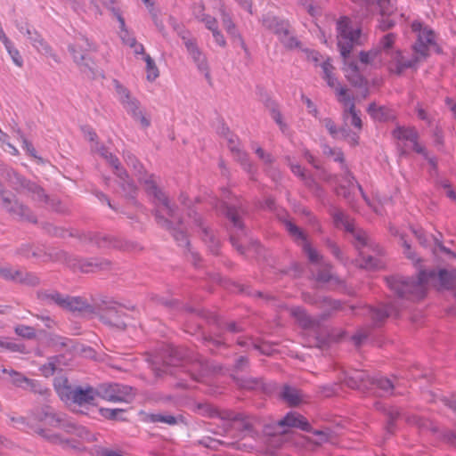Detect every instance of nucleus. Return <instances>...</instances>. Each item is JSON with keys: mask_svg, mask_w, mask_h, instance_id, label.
I'll list each match as a JSON object with an SVG mask.
<instances>
[{"mask_svg": "<svg viewBox=\"0 0 456 456\" xmlns=\"http://www.w3.org/2000/svg\"><path fill=\"white\" fill-rule=\"evenodd\" d=\"M67 297V295L61 294L53 289H45L37 292V298L44 305H55L61 309L65 308Z\"/></svg>", "mask_w": 456, "mask_h": 456, "instance_id": "nucleus-30", "label": "nucleus"}, {"mask_svg": "<svg viewBox=\"0 0 456 456\" xmlns=\"http://www.w3.org/2000/svg\"><path fill=\"white\" fill-rule=\"evenodd\" d=\"M262 101L265 106L269 110L271 117L275 121V123L279 126L281 131L283 134H286L288 131V126L282 119V115L278 108V104L272 100L267 94H265Z\"/></svg>", "mask_w": 456, "mask_h": 456, "instance_id": "nucleus-36", "label": "nucleus"}, {"mask_svg": "<svg viewBox=\"0 0 456 456\" xmlns=\"http://www.w3.org/2000/svg\"><path fill=\"white\" fill-rule=\"evenodd\" d=\"M344 118H350L351 125L358 129H362V119L359 117V115L355 110V105L354 102H351L348 109L345 110Z\"/></svg>", "mask_w": 456, "mask_h": 456, "instance_id": "nucleus-55", "label": "nucleus"}, {"mask_svg": "<svg viewBox=\"0 0 456 456\" xmlns=\"http://www.w3.org/2000/svg\"><path fill=\"white\" fill-rule=\"evenodd\" d=\"M95 387L86 386H75L72 400L70 403H75L79 406L94 405L96 398Z\"/></svg>", "mask_w": 456, "mask_h": 456, "instance_id": "nucleus-25", "label": "nucleus"}, {"mask_svg": "<svg viewBox=\"0 0 456 456\" xmlns=\"http://www.w3.org/2000/svg\"><path fill=\"white\" fill-rule=\"evenodd\" d=\"M396 307L392 304L381 305L377 307L369 306L367 314L370 317L373 326L379 327L391 315L397 314Z\"/></svg>", "mask_w": 456, "mask_h": 456, "instance_id": "nucleus-23", "label": "nucleus"}, {"mask_svg": "<svg viewBox=\"0 0 456 456\" xmlns=\"http://www.w3.org/2000/svg\"><path fill=\"white\" fill-rule=\"evenodd\" d=\"M188 216L192 219L195 225L200 228L201 239L208 246L209 251L214 255H217L220 242L215 232L205 225L202 217L194 209L189 208Z\"/></svg>", "mask_w": 456, "mask_h": 456, "instance_id": "nucleus-14", "label": "nucleus"}, {"mask_svg": "<svg viewBox=\"0 0 456 456\" xmlns=\"http://www.w3.org/2000/svg\"><path fill=\"white\" fill-rule=\"evenodd\" d=\"M2 208H4L9 214L18 216L20 220H25L34 224L37 222L36 216L33 215L29 208L20 202L15 197H13V199L9 197H3Z\"/></svg>", "mask_w": 456, "mask_h": 456, "instance_id": "nucleus-18", "label": "nucleus"}, {"mask_svg": "<svg viewBox=\"0 0 456 456\" xmlns=\"http://www.w3.org/2000/svg\"><path fill=\"white\" fill-rule=\"evenodd\" d=\"M367 112L374 120L379 122H388L395 118V112L391 109L386 106H378L375 102L369 105Z\"/></svg>", "mask_w": 456, "mask_h": 456, "instance_id": "nucleus-32", "label": "nucleus"}, {"mask_svg": "<svg viewBox=\"0 0 456 456\" xmlns=\"http://www.w3.org/2000/svg\"><path fill=\"white\" fill-rule=\"evenodd\" d=\"M146 421L151 423L161 422L169 426L184 423V417L181 414L174 416L167 413H151L146 416Z\"/></svg>", "mask_w": 456, "mask_h": 456, "instance_id": "nucleus-40", "label": "nucleus"}, {"mask_svg": "<svg viewBox=\"0 0 456 456\" xmlns=\"http://www.w3.org/2000/svg\"><path fill=\"white\" fill-rule=\"evenodd\" d=\"M54 388L61 399L66 403H70L72 400L75 386H71L67 378H57L54 379Z\"/></svg>", "mask_w": 456, "mask_h": 456, "instance_id": "nucleus-35", "label": "nucleus"}, {"mask_svg": "<svg viewBox=\"0 0 456 456\" xmlns=\"http://www.w3.org/2000/svg\"><path fill=\"white\" fill-rule=\"evenodd\" d=\"M115 16L119 23V37L121 38L123 44L128 46L132 50L133 53L136 55L143 54L144 48L142 45L139 44L134 36L129 32L126 26L125 19L118 12H115Z\"/></svg>", "mask_w": 456, "mask_h": 456, "instance_id": "nucleus-20", "label": "nucleus"}, {"mask_svg": "<svg viewBox=\"0 0 456 456\" xmlns=\"http://www.w3.org/2000/svg\"><path fill=\"white\" fill-rule=\"evenodd\" d=\"M292 314L297 319L304 329L317 330L320 328V321L311 317L302 307L294 308Z\"/></svg>", "mask_w": 456, "mask_h": 456, "instance_id": "nucleus-41", "label": "nucleus"}, {"mask_svg": "<svg viewBox=\"0 0 456 456\" xmlns=\"http://www.w3.org/2000/svg\"><path fill=\"white\" fill-rule=\"evenodd\" d=\"M412 32L416 35L413 50L422 57L439 55L443 53L438 35L420 20H413L411 24Z\"/></svg>", "mask_w": 456, "mask_h": 456, "instance_id": "nucleus-3", "label": "nucleus"}, {"mask_svg": "<svg viewBox=\"0 0 456 456\" xmlns=\"http://www.w3.org/2000/svg\"><path fill=\"white\" fill-rule=\"evenodd\" d=\"M337 32L338 48L341 57H348L351 53H357V47L363 39L361 29L354 28L347 17H341L337 21Z\"/></svg>", "mask_w": 456, "mask_h": 456, "instance_id": "nucleus-5", "label": "nucleus"}, {"mask_svg": "<svg viewBox=\"0 0 456 456\" xmlns=\"http://www.w3.org/2000/svg\"><path fill=\"white\" fill-rule=\"evenodd\" d=\"M113 84L121 104H123L125 102H127L129 99L133 97L131 95L130 91L126 86H124L118 80L113 79Z\"/></svg>", "mask_w": 456, "mask_h": 456, "instance_id": "nucleus-60", "label": "nucleus"}, {"mask_svg": "<svg viewBox=\"0 0 456 456\" xmlns=\"http://www.w3.org/2000/svg\"><path fill=\"white\" fill-rule=\"evenodd\" d=\"M220 14L223 25L226 29L227 33L233 39L234 43L239 44L241 47H244V42L240 34L238 31V28L234 22L232 21V16L229 12H226L224 8L220 9Z\"/></svg>", "mask_w": 456, "mask_h": 456, "instance_id": "nucleus-34", "label": "nucleus"}, {"mask_svg": "<svg viewBox=\"0 0 456 456\" xmlns=\"http://www.w3.org/2000/svg\"><path fill=\"white\" fill-rule=\"evenodd\" d=\"M407 422L418 427V428L421 431L430 430L434 434L438 433V428L428 419L417 415H412L407 418Z\"/></svg>", "mask_w": 456, "mask_h": 456, "instance_id": "nucleus-48", "label": "nucleus"}, {"mask_svg": "<svg viewBox=\"0 0 456 456\" xmlns=\"http://www.w3.org/2000/svg\"><path fill=\"white\" fill-rule=\"evenodd\" d=\"M95 151H97L104 159H106L112 167H117V165H119L118 159L111 152H110L104 145L96 143Z\"/></svg>", "mask_w": 456, "mask_h": 456, "instance_id": "nucleus-57", "label": "nucleus"}, {"mask_svg": "<svg viewBox=\"0 0 456 456\" xmlns=\"http://www.w3.org/2000/svg\"><path fill=\"white\" fill-rule=\"evenodd\" d=\"M51 407L48 405H45L42 407H38L31 411V416L37 421L43 422L48 419L50 416Z\"/></svg>", "mask_w": 456, "mask_h": 456, "instance_id": "nucleus-62", "label": "nucleus"}, {"mask_svg": "<svg viewBox=\"0 0 456 456\" xmlns=\"http://www.w3.org/2000/svg\"><path fill=\"white\" fill-rule=\"evenodd\" d=\"M232 152L233 153L236 160L241 164L245 170H247L248 173L253 172V166L250 163L248 156L246 152L240 151V149H236L235 151Z\"/></svg>", "mask_w": 456, "mask_h": 456, "instance_id": "nucleus-59", "label": "nucleus"}, {"mask_svg": "<svg viewBox=\"0 0 456 456\" xmlns=\"http://www.w3.org/2000/svg\"><path fill=\"white\" fill-rule=\"evenodd\" d=\"M190 354L184 347L167 346L163 348L159 357L152 362V370L157 377L170 375L182 379L181 374L189 375L192 379L200 381L202 375L196 374L189 369L187 363Z\"/></svg>", "mask_w": 456, "mask_h": 456, "instance_id": "nucleus-2", "label": "nucleus"}, {"mask_svg": "<svg viewBox=\"0 0 456 456\" xmlns=\"http://www.w3.org/2000/svg\"><path fill=\"white\" fill-rule=\"evenodd\" d=\"M204 344L209 347L211 351H214L215 348H219L222 346H226L224 340L222 338V334L219 333L216 337L208 335L203 337Z\"/></svg>", "mask_w": 456, "mask_h": 456, "instance_id": "nucleus-58", "label": "nucleus"}, {"mask_svg": "<svg viewBox=\"0 0 456 456\" xmlns=\"http://www.w3.org/2000/svg\"><path fill=\"white\" fill-rule=\"evenodd\" d=\"M17 28L27 37L38 53L42 55L51 54V48L35 29L31 28L28 24H18Z\"/></svg>", "mask_w": 456, "mask_h": 456, "instance_id": "nucleus-21", "label": "nucleus"}, {"mask_svg": "<svg viewBox=\"0 0 456 456\" xmlns=\"http://www.w3.org/2000/svg\"><path fill=\"white\" fill-rule=\"evenodd\" d=\"M67 265L73 269H78L82 273H94L108 270L111 266V262L105 258H79L72 256L66 257Z\"/></svg>", "mask_w": 456, "mask_h": 456, "instance_id": "nucleus-13", "label": "nucleus"}, {"mask_svg": "<svg viewBox=\"0 0 456 456\" xmlns=\"http://www.w3.org/2000/svg\"><path fill=\"white\" fill-rule=\"evenodd\" d=\"M139 181L144 186L145 192L151 199L155 208L152 210V214L156 217V212L160 210V215H167L171 217L175 216V206L171 205L168 198L165 193L158 187L153 175H150L148 178H139Z\"/></svg>", "mask_w": 456, "mask_h": 456, "instance_id": "nucleus-9", "label": "nucleus"}, {"mask_svg": "<svg viewBox=\"0 0 456 456\" xmlns=\"http://www.w3.org/2000/svg\"><path fill=\"white\" fill-rule=\"evenodd\" d=\"M285 225L288 232L294 239V240L301 244L303 251L307 255L309 261L314 264L318 263L321 259V256L319 253L314 248H313L310 243L307 241V237L304 231L290 221H287Z\"/></svg>", "mask_w": 456, "mask_h": 456, "instance_id": "nucleus-15", "label": "nucleus"}, {"mask_svg": "<svg viewBox=\"0 0 456 456\" xmlns=\"http://www.w3.org/2000/svg\"><path fill=\"white\" fill-rule=\"evenodd\" d=\"M185 310L190 313L196 314L205 319L209 323H214L216 325L219 330H225L231 333H240L244 330L243 327L237 323L236 322H227L221 320L215 314L209 313L201 308H194L191 306H186Z\"/></svg>", "mask_w": 456, "mask_h": 456, "instance_id": "nucleus-16", "label": "nucleus"}, {"mask_svg": "<svg viewBox=\"0 0 456 456\" xmlns=\"http://www.w3.org/2000/svg\"><path fill=\"white\" fill-rule=\"evenodd\" d=\"M280 396L285 403H287L290 406L298 405L303 399L302 392L297 387H290L289 385L283 386Z\"/></svg>", "mask_w": 456, "mask_h": 456, "instance_id": "nucleus-42", "label": "nucleus"}, {"mask_svg": "<svg viewBox=\"0 0 456 456\" xmlns=\"http://www.w3.org/2000/svg\"><path fill=\"white\" fill-rule=\"evenodd\" d=\"M222 213L225 216L230 223L231 228L233 230L230 235V241L232 246L240 254L245 253V249L241 244L239 243L240 235H245V225L243 216L247 214V208L243 202L237 200L235 203L224 201L221 206Z\"/></svg>", "mask_w": 456, "mask_h": 456, "instance_id": "nucleus-4", "label": "nucleus"}, {"mask_svg": "<svg viewBox=\"0 0 456 456\" xmlns=\"http://www.w3.org/2000/svg\"><path fill=\"white\" fill-rule=\"evenodd\" d=\"M30 198L38 204H44L45 207L57 213H64L66 208L59 199L45 193L43 187L30 196Z\"/></svg>", "mask_w": 456, "mask_h": 456, "instance_id": "nucleus-24", "label": "nucleus"}, {"mask_svg": "<svg viewBox=\"0 0 456 456\" xmlns=\"http://www.w3.org/2000/svg\"><path fill=\"white\" fill-rule=\"evenodd\" d=\"M80 239L91 242L102 249L114 248L124 251L141 249L139 245L134 241L125 240L121 238L102 232H87L83 233Z\"/></svg>", "mask_w": 456, "mask_h": 456, "instance_id": "nucleus-8", "label": "nucleus"}, {"mask_svg": "<svg viewBox=\"0 0 456 456\" xmlns=\"http://www.w3.org/2000/svg\"><path fill=\"white\" fill-rule=\"evenodd\" d=\"M10 181L15 191L18 192H25L29 197L37 192L40 187L37 183L26 179L15 172H12V176L10 175Z\"/></svg>", "mask_w": 456, "mask_h": 456, "instance_id": "nucleus-29", "label": "nucleus"}, {"mask_svg": "<svg viewBox=\"0 0 456 456\" xmlns=\"http://www.w3.org/2000/svg\"><path fill=\"white\" fill-rule=\"evenodd\" d=\"M18 272L15 282L32 287L39 285L40 278L37 274L23 270H18Z\"/></svg>", "mask_w": 456, "mask_h": 456, "instance_id": "nucleus-53", "label": "nucleus"}, {"mask_svg": "<svg viewBox=\"0 0 456 456\" xmlns=\"http://www.w3.org/2000/svg\"><path fill=\"white\" fill-rule=\"evenodd\" d=\"M43 228L46 231L47 233H49L50 235L55 236V237L66 238L67 236H69V237L76 236V234L65 230L62 227H58V226H55V225H53L52 224H48V223L45 224L43 225Z\"/></svg>", "mask_w": 456, "mask_h": 456, "instance_id": "nucleus-56", "label": "nucleus"}, {"mask_svg": "<svg viewBox=\"0 0 456 456\" xmlns=\"http://www.w3.org/2000/svg\"><path fill=\"white\" fill-rule=\"evenodd\" d=\"M419 59H395L389 62L388 69L391 72L401 75L406 69L416 68Z\"/></svg>", "mask_w": 456, "mask_h": 456, "instance_id": "nucleus-46", "label": "nucleus"}, {"mask_svg": "<svg viewBox=\"0 0 456 456\" xmlns=\"http://www.w3.org/2000/svg\"><path fill=\"white\" fill-rule=\"evenodd\" d=\"M279 428H282L287 434L289 428H297L303 431L310 432L311 425L301 414L294 411L287 413L281 419L278 420Z\"/></svg>", "mask_w": 456, "mask_h": 456, "instance_id": "nucleus-22", "label": "nucleus"}, {"mask_svg": "<svg viewBox=\"0 0 456 456\" xmlns=\"http://www.w3.org/2000/svg\"><path fill=\"white\" fill-rule=\"evenodd\" d=\"M96 396L110 402H127L128 397L134 395L133 388L128 386L113 384H101L95 387Z\"/></svg>", "mask_w": 456, "mask_h": 456, "instance_id": "nucleus-11", "label": "nucleus"}, {"mask_svg": "<svg viewBox=\"0 0 456 456\" xmlns=\"http://www.w3.org/2000/svg\"><path fill=\"white\" fill-rule=\"evenodd\" d=\"M373 59H343V70L349 83L359 88H363V98L369 95L366 75Z\"/></svg>", "mask_w": 456, "mask_h": 456, "instance_id": "nucleus-6", "label": "nucleus"}, {"mask_svg": "<svg viewBox=\"0 0 456 456\" xmlns=\"http://www.w3.org/2000/svg\"><path fill=\"white\" fill-rule=\"evenodd\" d=\"M242 419H237L231 427L240 432L241 436H254L256 433L253 424V418L247 415L245 412L240 413Z\"/></svg>", "mask_w": 456, "mask_h": 456, "instance_id": "nucleus-38", "label": "nucleus"}, {"mask_svg": "<svg viewBox=\"0 0 456 456\" xmlns=\"http://www.w3.org/2000/svg\"><path fill=\"white\" fill-rule=\"evenodd\" d=\"M354 245L355 248L359 251V256L362 259L360 266L364 269H377L379 267L380 260L375 256L366 255L363 251V248H369L373 250L374 245L370 239L368 237L365 232L357 231L354 234Z\"/></svg>", "mask_w": 456, "mask_h": 456, "instance_id": "nucleus-12", "label": "nucleus"}, {"mask_svg": "<svg viewBox=\"0 0 456 456\" xmlns=\"http://www.w3.org/2000/svg\"><path fill=\"white\" fill-rule=\"evenodd\" d=\"M95 308L96 305L94 306L88 304L87 301L81 297L68 296L64 310H69L73 313L78 312L90 316L95 314Z\"/></svg>", "mask_w": 456, "mask_h": 456, "instance_id": "nucleus-27", "label": "nucleus"}, {"mask_svg": "<svg viewBox=\"0 0 456 456\" xmlns=\"http://www.w3.org/2000/svg\"><path fill=\"white\" fill-rule=\"evenodd\" d=\"M120 306L118 302L105 297L96 304L94 314L102 323L124 330L128 315L119 309Z\"/></svg>", "mask_w": 456, "mask_h": 456, "instance_id": "nucleus-7", "label": "nucleus"}, {"mask_svg": "<svg viewBox=\"0 0 456 456\" xmlns=\"http://www.w3.org/2000/svg\"><path fill=\"white\" fill-rule=\"evenodd\" d=\"M298 3L314 18L321 14V8L315 4L314 0H298Z\"/></svg>", "mask_w": 456, "mask_h": 456, "instance_id": "nucleus-63", "label": "nucleus"}, {"mask_svg": "<svg viewBox=\"0 0 456 456\" xmlns=\"http://www.w3.org/2000/svg\"><path fill=\"white\" fill-rule=\"evenodd\" d=\"M374 407L377 411H382L387 417L386 431L388 435H393L395 430V420L401 416L399 409L395 407H386L380 402H376Z\"/></svg>", "mask_w": 456, "mask_h": 456, "instance_id": "nucleus-31", "label": "nucleus"}, {"mask_svg": "<svg viewBox=\"0 0 456 456\" xmlns=\"http://www.w3.org/2000/svg\"><path fill=\"white\" fill-rule=\"evenodd\" d=\"M178 208H175V216L171 217L167 215H160V210L156 212L157 224L170 232L175 241L181 247H189L190 241L188 240L187 230L183 224L182 216L177 212Z\"/></svg>", "mask_w": 456, "mask_h": 456, "instance_id": "nucleus-10", "label": "nucleus"}, {"mask_svg": "<svg viewBox=\"0 0 456 456\" xmlns=\"http://www.w3.org/2000/svg\"><path fill=\"white\" fill-rule=\"evenodd\" d=\"M290 29V24L289 20L284 19H279V22L275 25L274 28L272 30L274 34H276L281 39L283 36L289 35V30Z\"/></svg>", "mask_w": 456, "mask_h": 456, "instance_id": "nucleus-64", "label": "nucleus"}, {"mask_svg": "<svg viewBox=\"0 0 456 456\" xmlns=\"http://www.w3.org/2000/svg\"><path fill=\"white\" fill-rule=\"evenodd\" d=\"M354 186L357 187L362 198L367 200L366 194L363 191L362 185L358 183L354 175L349 170H346L342 175L341 180L339 181V184L335 190V192L338 195H341L348 202H352L354 200L353 190Z\"/></svg>", "mask_w": 456, "mask_h": 456, "instance_id": "nucleus-17", "label": "nucleus"}, {"mask_svg": "<svg viewBox=\"0 0 456 456\" xmlns=\"http://www.w3.org/2000/svg\"><path fill=\"white\" fill-rule=\"evenodd\" d=\"M125 411L123 409H109V408H101L100 413L101 415L107 419L111 420H125L124 418L121 417V414Z\"/></svg>", "mask_w": 456, "mask_h": 456, "instance_id": "nucleus-61", "label": "nucleus"}, {"mask_svg": "<svg viewBox=\"0 0 456 456\" xmlns=\"http://www.w3.org/2000/svg\"><path fill=\"white\" fill-rule=\"evenodd\" d=\"M370 379L365 371L354 370L345 376L343 383L352 389H369Z\"/></svg>", "mask_w": 456, "mask_h": 456, "instance_id": "nucleus-28", "label": "nucleus"}, {"mask_svg": "<svg viewBox=\"0 0 456 456\" xmlns=\"http://www.w3.org/2000/svg\"><path fill=\"white\" fill-rule=\"evenodd\" d=\"M10 420L15 424L14 427L20 430H24L27 428H31L35 433L53 444H69V440H63L58 434L53 433L51 430L36 428L33 425H30L25 417L10 416Z\"/></svg>", "mask_w": 456, "mask_h": 456, "instance_id": "nucleus-19", "label": "nucleus"}, {"mask_svg": "<svg viewBox=\"0 0 456 456\" xmlns=\"http://www.w3.org/2000/svg\"><path fill=\"white\" fill-rule=\"evenodd\" d=\"M118 185L123 191L124 197L127 199L131 204L142 208L141 204L136 200L138 191L137 186L134 184L132 179L118 182Z\"/></svg>", "mask_w": 456, "mask_h": 456, "instance_id": "nucleus-45", "label": "nucleus"}, {"mask_svg": "<svg viewBox=\"0 0 456 456\" xmlns=\"http://www.w3.org/2000/svg\"><path fill=\"white\" fill-rule=\"evenodd\" d=\"M303 300L305 303L315 305L319 308H324L325 306H330L332 309H340L341 302L333 300L327 297H317L311 295L310 293L302 294Z\"/></svg>", "mask_w": 456, "mask_h": 456, "instance_id": "nucleus-39", "label": "nucleus"}, {"mask_svg": "<svg viewBox=\"0 0 456 456\" xmlns=\"http://www.w3.org/2000/svg\"><path fill=\"white\" fill-rule=\"evenodd\" d=\"M281 43L285 45L286 48L289 49H298L301 52L307 53L308 50L304 46L303 43L298 40L297 37H295L291 30H289L288 36H283L281 39Z\"/></svg>", "mask_w": 456, "mask_h": 456, "instance_id": "nucleus-54", "label": "nucleus"}, {"mask_svg": "<svg viewBox=\"0 0 456 456\" xmlns=\"http://www.w3.org/2000/svg\"><path fill=\"white\" fill-rule=\"evenodd\" d=\"M193 15L200 22L203 23L205 28L208 30L213 31L218 28L216 19L206 13L202 5L199 4L194 6Z\"/></svg>", "mask_w": 456, "mask_h": 456, "instance_id": "nucleus-43", "label": "nucleus"}, {"mask_svg": "<svg viewBox=\"0 0 456 456\" xmlns=\"http://www.w3.org/2000/svg\"><path fill=\"white\" fill-rule=\"evenodd\" d=\"M314 65L318 66L319 59H314ZM320 66L322 69V77L327 82L330 87H335L336 85H338L337 78L333 74V70L335 69L334 66L330 63V59H326V61L320 63Z\"/></svg>", "mask_w": 456, "mask_h": 456, "instance_id": "nucleus-44", "label": "nucleus"}, {"mask_svg": "<svg viewBox=\"0 0 456 456\" xmlns=\"http://www.w3.org/2000/svg\"><path fill=\"white\" fill-rule=\"evenodd\" d=\"M393 136L397 140H406L411 142L418 140L419 134L413 127H404L398 126L392 132Z\"/></svg>", "mask_w": 456, "mask_h": 456, "instance_id": "nucleus-49", "label": "nucleus"}, {"mask_svg": "<svg viewBox=\"0 0 456 456\" xmlns=\"http://www.w3.org/2000/svg\"><path fill=\"white\" fill-rule=\"evenodd\" d=\"M395 38L396 35L394 33H387V35L383 36L377 45L378 52L380 54H390L392 53Z\"/></svg>", "mask_w": 456, "mask_h": 456, "instance_id": "nucleus-52", "label": "nucleus"}, {"mask_svg": "<svg viewBox=\"0 0 456 456\" xmlns=\"http://www.w3.org/2000/svg\"><path fill=\"white\" fill-rule=\"evenodd\" d=\"M389 289L402 299L420 300L426 296L428 284L436 285L444 289H452L456 281V270L444 268L421 269L418 276L403 277L392 275L386 279Z\"/></svg>", "mask_w": 456, "mask_h": 456, "instance_id": "nucleus-1", "label": "nucleus"}, {"mask_svg": "<svg viewBox=\"0 0 456 456\" xmlns=\"http://www.w3.org/2000/svg\"><path fill=\"white\" fill-rule=\"evenodd\" d=\"M369 384V389L378 388L382 391L383 394H391L394 388V384L387 378H370Z\"/></svg>", "mask_w": 456, "mask_h": 456, "instance_id": "nucleus-51", "label": "nucleus"}, {"mask_svg": "<svg viewBox=\"0 0 456 456\" xmlns=\"http://www.w3.org/2000/svg\"><path fill=\"white\" fill-rule=\"evenodd\" d=\"M236 385L247 390H255L263 387V380L256 378H243L236 374L232 375Z\"/></svg>", "mask_w": 456, "mask_h": 456, "instance_id": "nucleus-47", "label": "nucleus"}, {"mask_svg": "<svg viewBox=\"0 0 456 456\" xmlns=\"http://www.w3.org/2000/svg\"><path fill=\"white\" fill-rule=\"evenodd\" d=\"M76 63L86 77L90 79H96L98 77H104L102 70L95 66L94 59H77Z\"/></svg>", "mask_w": 456, "mask_h": 456, "instance_id": "nucleus-37", "label": "nucleus"}, {"mask_svg": "<svg viewBox=\"0 0 456 456\" xmlns=\"http://www.w3.org/2000/svg\"><path fill=\"white\" fill-rule=\"evenodd\" d=\"M122 105L128 114H130L135 120L140 121L142 127L150 126L151 121L145 118L142 111L140 110V102L136 98L132 97Z\"/></svg>", "mask_w": 456, "mask_h": 456, "instance_id": "nucleus-33", "label": "nucleus"}, {"mask_svg": "<svg viewBox=\"0 0 456 456\" xmlns=\"http://www.w3.org/2000/svg\"><path fill=\"white\" fill-rule=\"evenodd\" d=\"M150 300L156 303L157 305H162L168 310H180L184 305L176 299H168L164 297H160L157 294H151Z\"/></svg>", "mask_w": 456, "mask_h": 456, "instance_id": "nucleus-50", "label": "nucleus"}, {"mask_svg": "<svg viewBox=\"0 0 456 456\" xmlns=\"http://www.w3.org/2000/svg\"><path fill=\"white\" fill-rule=\"evenodd\" d=\"M59 428L63 429L67 433L74 434L87 442L93 441L94 438V435L86 427L79 426L73 422L70 419L67 418L65 414H62Z\"/></svg>", "mask_w": 456, "mask_h": 456, "instance_id": "nucleus-26", "label": "nucleus"}]
</instances>
